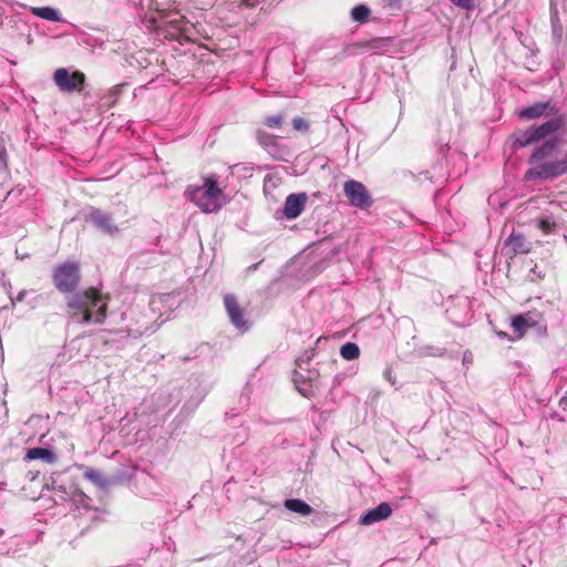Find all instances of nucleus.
I'll use <instances>...</instances> for the list:
<instances>
[{"label":"nucleus","mask_w":567,"mask_h":567,"mask_svg":"<svg viewBox=\"0 0 567 567\" xmlns=\"http://www.w3.org/2000/svg\"><path fill=\"white\" fill-rule=\"evenodd\" d=\"M543 115H550V118L534 123V152L550 151L558 147L565 132V117L549 102L534 104V120Z\"/></svg>","instance_id":"obj_1"},{"label":"nucleus","mask_w":567,"mask_h":567,"mask_svg":"<svg viewBox=\"0 0 567 567\" xmlns=\"http://www.w3.org/2000/svg\"><path fill=\"white\" fill-rule=\"evenodd\" d=\"M186 193L204 213L218 212L225 204L223 189L218 187V179L215 175L206 177L202 186L188 187Z\"/></svg>","instance_id":"obj_2"},{"label":"nucleus","mask_w":567,"mask_h":567,"mask_svg":"<svg viewBox=\"0 0 567 567\" xmlns=\"http://www.w3.org/2000/svg\"><path fill=\"white\" fill-rule=\"evenodd\" d=\"M567 173V153L558 150L534 152V178L554 179Z\"/></svg>","instance_id":"obj_3"},{"label":"nucleus","mask_w":567,"mask_h":567,"mask_svg":"<svg viewBox=\"0 0 567 567\" xmlns=\"http://www.w3.org/2000/svg\"><path fill=\"white\" fill-rule=\"evenodd\" d=\"M52 282L61 293H73L81 282V267L74 261L58 264L52 270Z\"/></svg>","instance_id":"obj_4"},{"label":"nucleus","mask_w":567,"mask_h":567,"mask_svg":"<svg viewBox=\"0 0 567 567\" xmlns=\"http://www.w3.org/2000/svg\"><path fill=\"white\" fill-rule=\"evenodd\" d=\"M102 300L99 289L90 287L83 292H76L69 298L66 308L71 318H79L87 307H95Z\"/></svg>","instance_id":"obj_5"},{"label":"nucleus","mask_w":567,"mask_h":567,"mask_svg":"<svg viewBox=\"0 0 567 567\" xmlns=\"http://www.w3.org/2000/svg\"><path fill=\"white\" fill-rule=\"evenodd\" d=\"M85 74L81 71L70 72L68 69H56L53 74L55 85L63 92L82 91L85 84Z\"/></svg>","instance_id":"obj_6"},{"label":"nucleus","mask_w":567,"mask_h":567,"mask_svg":"<svg viewBox=\"0 0 567 567\" xmlns=\"http://www.w3.org/2000/svg\"><path fill=\"white\" fill-rule=\"evenodd\" d=\"M343 190L350 204L357 208L365 209L373 203L369 190L360 182L353 179L346 182Z\"/></svg>","instance_id":"obj_7"},{"label":"nucleus","mask_w":567,"mask_h":567,"mask_svg":"<svg viewBox=\"0 0 567 567\" xmlns=\"http://www.w3.org/2000/svg\"><path fill=\"white\" fill-rule=\"evenodd\" d=\"M85 219L110 236H114L118 231V228L114 224L112 217L100 209H93L89 215H86Z\"/></svg>","instance_id":"obj_8"},{"label":"nucleus","mask_w":567,"mask_h":567,"mask_svg":"<svg viewBox=\"0 0 567 567\" xmlns=\"http://www.w3.org/2000/svg\"><path fill=\"white\" fill-rule=\"evenodd\" d=\"M224 305L231 323L239 329L246 328L247 321L245 319V312L237 298L234 295H225Z\"/></svg>","instance_id":"obj_9"},{"label":"nucleus","mask_w":567,"mask_h":567,"mask_svg":"<svg viewBox=\"0 0 567 567\" xmlns=\"http://www.w3.org/2000/svg\"><path fill=\"white\" fill-rule=\"evenodd\" d=\"M307 199L308 197L305 193L290 194L285 202L284 215L288 219L297 218L303 212Z\"/></svg>","instance_id":"obj_10"},{"label":"nucleus","mask_w":567,"mask_h":567,"mask_svg":"<svg viewBox=\"0 0 567 567\" xmlns=\"http://www.w3.org/2000/svg\"><path fill=\"white\" fill-rule=\"evenodd\" d=\"M392 508L388 503H381L377 507L368 511L364 515L360 518L361 525H371L377 522L386 519L391 516Z\"/></svg>","instance_id":"obj_11"},{"label":"nucleus","mask_w":567,"mask_h":567,"mask_svg":"<svg viewBox=\"0 0 567 567\" xmlns=\"http://www.w3.org/2000/svg\"><path fill=\"white\" fill-rule=\"evenodd\" d=\"M511 327L513 329L514 337L511 338L505 331H496L497 336L503 339L507 338L509 340H518L526 334L529 328V322L524 315H516L512 317Z\"/></svg>","instance_id":"obj_12"},{"label":"nucleus","mask_w":567,"mask_h":567,"mask_svg":"<svg viewBox=\"0 0 567 567\" xmlns=\"http://www.w3.org/2000/svg\"><path fill=\"white\" fill-rule=\"evenodd\" d=\"M27 460H42L48 464H53L56 462V455L44 447H32L29 449L25 455Z\"/></svg>","instance_id":"obj_13"},{"label":"nucleus","mask_w":567,"mask_h":567,"mask_svg":"<svg viewBox=\"0 0 567 567\" xmlns=\"http://www.w3.org/2000/svg\"><path fill=\"white\" fill-rule=\"evenodd\" d=\"M507 246L515 254H528L530 250L529 243L524 236L518 234H512L509 236Z\"/></svg>","instance_id":"obj_14"},{"label":"nucleus","mask_w":567,"mask_h":567,"mask_svg":"<svg viewBox=\"0 0 567 567\" xmlns=\"http://www.w3.org/2000/svg\"><path fill=\"white\" fill-rule=\"evenodd\" d=\"M284 505L288 511L298 513L302 516H309L313 512L309 504L299 498H288L285 501Z\"/></svg>","instance_id":"obj_15"},{"label":"nucleus","mask_w":567,"mask_h":567,"mask_svg":"<svg viewBox=\"0 0 567 567\" xmlns=\"http://www.w3.org/2000/svg\"><path fill=\"white\" fill-rule=\"evenodd\" d=\"M83 476L96 486L105 487L107 485L106 477L96 468L83 466Z\"/></svg>","instance_id":"obj_16"},{"label":"nucleus","mask_w":567,"mask_h":567,"mask_svg":"<svg viewBox=\"0 0 567 567\" xmlns=\"http://www.w3.org/2000/svg\"><path fill=\"white\" fill-rule=\"evenodd\" d=\"M513 146L515 150L525 147L532 143V128L513 133Z\"/></svg>","instance_id":"obj_17"},{"label":"nucleus","mask_w":567,"mask_h":567,"mask_svg":"<svg viewBox=\"0 0 567 567\" xmlns=\"http://www.w3.org/2000/svg\"><path fill=\"white\" fill-rule=\"evenodd\" d=\"M340 354L344 360H355L360 355V349L358 344L353 342H347L340 348Z\"/></svg>","instance_id":"obj_18"},{"label":"nucleus","mask_w":567,"mask_h":567,"mask_svg":"<svg viewBox=\"0 0 567 567\" xmlns=\"http://www.w3.org/2000/svg\"><path fill=\"white\" fill-rule=\"evenodd\" d=\"M33 13L37 17L49 20V21H59L60 20L58 10H55L51 7L34 8Z\"/></svg>","instance_id":"obj_19"},{"label":"nucleus","mask_w":567,"mask_h":567,"mask_svg":"<svg viewBox=\"0 0 567 567\" xmlns=\"http://www.w3.org/2000/svg\"><path fill=\"white\" fill-rule=\"evenodd\" d=\"M370 13L371 11L367 6L359 4L352 9L351 17L359 23H365L369 20Z\"/></svg>","instance_id":"obj_20"},{"label":"nucleus","mask_w":567,"mask_h":567,"mask_svg":"<svg viewBox=\"0 0 567 567\" xmlns=\"http://www.w3.org/2000/svg\"><path fill=\"white\" fill-rule=\"evenodd\" d=\"M392 41H393L392 38H377V39L370 40L367 45L370 49L380 50V49L388 47L390 43H392Z\"/></svg>","instance_id":"obj_21"},{"label":"nucleus","mask_w":567,"mask_h":567,"mask_svg":"<svg viewBox=\"0 0 567 567\" xmlns=\"http://www.w3.org/2000/svg\"><path fill=\"white\" fill-rule=\"evenodd\" d=\"M285 121V116L282 114H276L267 116L264 121L265 125H267L270 128H278L282 125Z\"/></svg>","instance_id":"obj_22"},{"label":"nucleus","mask_w":567,"mask_h":567,"mask_svg":"<svg viewBox=\"0 0 567 567\" xmlns=\"http://www.w3.org/2000/svg\"><path fill=\"white\" fill-rule=\"evenodd\" d=\"M292 126L296 131L306 133L309 130V122L300 116H297L292 120Z\"/></svg>","instance_id":"obj_23"},{"label":"nucleus","mask_w":567,"mask_h":567,"mask_svg":"<svg viewBox=\"0 0 567 567\" xmlns=\"http://www.w3.org/2000/svg\"><path fill=\"white\" fill-rule=\"evenodd\" d=\"M106 316H107V305L106 302H103L96 313H95V318H94V321L97 322V323H103L104 320L106 319Z\"/></svg>","instance_id":"obj_24"},{"label":"nucleus","mask_w":567,"mask_h":567,"mask_svg":"<svg viewBox=\"0 0 567 567\" xmlns=\"http://www.w3.org/2000/svg\"><path fill=\"white\" fill-rule=\"evenodd\" d=\"M8 161V152L6 147V138L0 135V163L7 164Z\"/></svg>","instance_id":"obj_25"},{"label":"nucleus","mask_w":567,"mask_h":567,"mask_svg":"<svg viewBox=\"0 0 567 567\" xmlns=\"http://www.w3.org/2000/svg\"><path fill=\"white\" fill-rule=\"evenodd\" d=\"M538 227L544 231V233H549L551 231V229H554L555 227V223L554 221H550L549 219H540L538 221Z\"/></svg>","instance_id":"obj_26"},{"label":"nucleus","mask_w":567,"mask_h":567,"mask_svg":"<svg viewBox=\"0 0 567 567\" xmlns=\"http://www.w3.org/2000/svg\"><path fill=\"white\" fill-rule=\"evenodd\" d=\"M80 316H82V322L89 323L93 320V312L91 310V307H87L85 310H83Z\"/></svg>","instance_id":"obj_27"},{"label":"nucleus","mask_w":567,"mask_h":567,"mask_svg":"<svg viewBox=\"0 0 567 567\" xmlns=\"http://www.w3.org/2000/svg\"><path fill=\"white\" fill-rule=\"evenodd\" d=\"M451 1L462 9H471L472 8V0H451Z\"/></svg>","instance_id":"obj_28"},{"label":"nucleus","mask_w":567,"mask_h":567,"mask_svg":"<svg viewBox=\"0 0 567 567\" xmlns=\"http://www.w3.org/2000/svg\"><path fill=\"white\" fill-rule=\"evenodd\" d=\"M520 117L532 118V106L525 107L520 113Z\"/></svg>","instance_id":"obj_29"},{"label":"nucleus","mask_w":567,"mask_h":567,"mask_svg":"<svg viewBox=\"0 0 567 567\" xmlns=\"http://www.w3.org/2000/svg\"><path fill=\"white\" fill-rule=\"evenodd\" d=\"M471 357H472V354H471L468 351H466V352L464 353L463 360H464V361H470V358H471Z\"/></svg>","instance_id":"obj_30"},{"label":"nucleus","mask_w":567,"mask_h":567,"mask_svg":"<svg viewBox=\"0 0 567 567\" xmlns=\"http://www.w3.org/2000/svg\"><path fill=\"white\" fill-rule=\"evenodd\" d=\"M471 357H472V354H471L468 351H466V352L464 353L463 360H464V361H470V358H471Z\"/></svg>","instance_id":"obj_31"},{"label":"nucleus","mask_w":567,"mask_h":567,"mask_svg":"<svg viewBox=\"0 0 567 567\" xmlns=\"http://www.w3.org/2000/svg\"><path fill=\"white\" fill-rule=\"evenodd\" d=\"M525 177L528 179L532 177V168H528L526 172H525Z\"/></svg>","instance_id":"obj_32"},{"label":"nucleus","mask_w":567,"mask_h":567,"mask_svg":"<svg viewBox=\"0 0 567 567\" xmlns=\"http://www.w3.org/2000/svg\"><path fill=\"white\" fill-rule=\"evenodd\" d=\"M390 3H398L400 0H389Z\"/></svg>","instance_id":"obj_33"},{"label":"nucleus","mask_w":567,"mask_h":567,"mask_svg":"<svg viewBox=\"0 0 567 567\" xmlns=\"http://www.w3.org/2000/svg\"><path fill=\"white\" fill-rule=\"evenodd\" d=\"M389 380L391 381V384H394L393 378H389Z\"/></svg>","instance_id":"obj_34"},{"label":"nucleus","mask_w":567,"mask_h":567,"mask_svg":"<svg viewBox=\"0 0 567 567\" xmlns=\"http://www.w3.org/2000/svg\"><path fill=\"white\" fill-rule=\"evenodd\" d=\"M389 380L391 381V384H394L393 378H389Z\"/></svg>","instance_id":"obj_35"}]
</instances>
